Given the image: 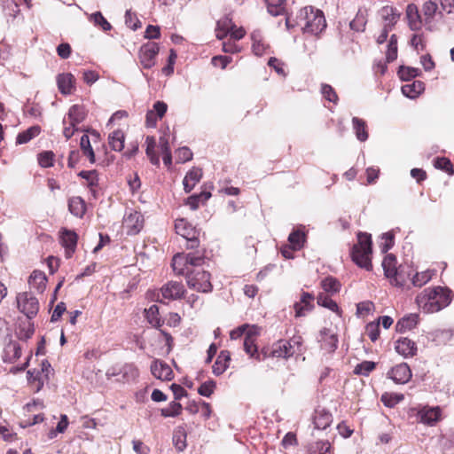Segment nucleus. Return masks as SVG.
<instances>
[{
    "instance_id": "f257e3e1",
    "label": "nucleus",
    "mask_w": 454,
    "mask_h": 454,
    "mask_svg": "<svg viewBox=\"0 0 454 454\" xmlns=\"http://www.w3.org/2000/svg\"><path fill=\"white\" fill-rule=\"evenodd\" d=\"M206 250L177 253L172 258L171 267L175 274L184 276L187 286L199 293L213 290L211 274L200 267L205 263Z\"/></svg>"
},
{
    "instance_id": "f03ea898",
    "label": "nucleus",
    "mask_w": 454,
    "mask_h": 454,
    "mask_svg": "<svg viewBox=\"0 0 454 454\" xmlns=\"http://www.w3.org/2000/svg\"><path fill=\"white\" fill-rule=\"evenodd\" d=\"M452 300L451 291L447 287L425 288L416 297V303L426 313L438 312L447 307Z\"/></svg>"
},
{
    "instance_id": "7ed1b4c3",
    "label": "nucleus",
    "mask_w": 454,
    "mask_h": 454,
    "mask_svg": "<svg viewBox=\"0 0 454 454\" xmlns=\"http://www.w3.org/2000/svg\"><path fill=\"white\" fill-rule=\"evenodd\" d=\"M372 253V241L371 234L358 232L357 243L355 244L350 252L352 261L360 268L366 270H372L371 255Z\"/></svg>"
},
{
    "instance_id": "20e7f679",
    "label": "nucleus",
    "mask_w": 454,
    "mask_h": 454,
    "mask_svg": "<svg viewBox=\"0 0 454 454\" xmlns=\"http://www.w3.org/2000/svg\"><path fill=\"white\" fill-rule=\"evenodd\" d=\"M175 230L176 234L182 236L186 240V249L195 251L205 250V248H200V230L194 227L186 219H176L175 222Z\"/></svg>"
},
{
    "instance_id": "39448f33",
    "label": "nucleus",
    "mask_w": 454,
    "mask_h": 454,
    "mask_svg": "<svg viewBox=\"0 0 454 454\" xmlns=\"http://www.w3.org/2000/svg\"><path fill=\"white\" fill-rule=\"evenodd\" d=\"M297 24L301 28H325L326 20L324 12L313 6L301 8L297 16Z\"/></svg>"
},
{
    "instance_id": "423d86ee",
    "label": "nucleus",
    "mask_w": 454,
    "mask_h": 454,
    "mask_svg": "<svg viewBox=\"0 0 454 454\" xmlns=\"http://www.w3.org/2000/svg\"><path fill=\"white\" fill-rule=\"evenodd\" d=\"M412 412L417 417V422L427 427H434L442 419V410L440 406L430 407L425 405L418 408H411Z\"/></svg>"
},
{
    "instance_id": "0eeeda50",
    "label": "nucleus",
    "mask_w": 454,
    "mask_h": 454,
    "mask_svg": "<svg viewBox=\"0 0 454 454\" xmlns=\"http://www.w3.org/2000/svg\"><path fill=\"white\" fill-rule=\"evenodd\" d=\"M396 263V257L392 254H388L384 257L382 261V267L384 270V274L386 278L389 279L391 285L402 287L404 286L406 278L398 270Z\"/></svg>"
},
{
    "instance_id": "6e6552de",
    "label": "nucleus",
    "mask_w": 454,
    "mask_h": 454,
    "mask_svg": "<svg viewBox=\"0 0 454 454\" xmlns=\"http://www.w3.org/2000/svg\"><path fill=\"white\" fill-rule=\"evenodd\" d=\"M216 37L223 40V51L224 52L234 53L240 51L236 42L242 39L246 35V30H216Z\"/></svg>"
},
{
    "instance_id": "1a4fd4ad",
    "label": "nucleus",
    "mask_w": 454,
    "mask_h": 454,
    "mask_svg": "<svg viewBox=\"0 0 454 454\" xmlns=\"http://www.w3.org/2000/svg\"><path fill=\"white\" fill-rule=\"evenodd\" d=\"M17 303L19 310L29 319L34 318L39 311V301L30 293L24 292L19 294Z\"/></svg>"
},
{
    "instance_id": "9d476101",
    "label": "nucleus",
    "mask_w": 454,
    "mask_h": 454,
    "mask_svg": "<svg viewBox=\"0 0 454 454\" xmlns=\"http://www.w3.org/2000/svg\"><path fill=\"white\" fill-rule=\"evenodd\" d=\"M186 289L181 281L170 280L164 284L158 292L157 301L162 302L159 299L161 294L163 299L167 300H180L184 297Z\"/></svg>"
},
{
    "instance_id": "9b49d317",
    "label": "nucleus",
    "mask_w": 454,
    "mask_h": 454,
    "mask_svg": "<svg viewBox=\"0 0 454 454\" xmlns=\"http://www.w3.org/2000/svg\"><path fill=\"white\" fill-rule=\"evenodd\" d=\"M159 51V44L155 42H148L140 47L138 58L144 68L149 69L155 65Z\"/></svg>"
},
{
    "instance_id": "f8f14e48",
    "label": "nucleus",
    "mask_w": 454,
    "mask_h": 454,
    "mask_svg": "<svg viewBox=\"0 0 454 454\" xmlns=\"http://www.w3.org/2000/svg\"><path fill=\"white\" fill-rule=\"evenodd\" d=\"M387 377L396 384H405L411 380L412 372L406 363H401L393 366L387 372Z\"/></svg>"
},
{
    "instance_id": "ddd939ff",
    "label": "nucleus",
    "mask_w": 454,
    "mask_h": 454,
    "mask_svg": "<svg viewBox=\"0 0 454 454\" xmlns=\"http://www.w3.org/2000/svg\"><path fill=\"white\" fill-rule=\"evenodd\" d=\"M151 372L158 380L169 381L174 378L171 367L162 360L154 359L151 364Z\"/></svg>"
},
{
    "instance_id": "4468645a",
    "label": "nucleus",
    "mask_w": 454,
    "mask_h": 454,
    "mask_svg": "<svg viewBox=\"0 0 454 454\" xmlns=\"http://www.w3.org/2000/svg\"><path fill=\"white\" fill-rule=\"evenodd\" d=\"M78 236L74 231L62 229L60 231V243L65 248V256L71 258L75 252Z\"/></svg>"
},
{
    "instance_id": "2eb2a0df",
    "label": "nucleus",
    "mask_w": 454,
    "mask_h": 454,
    "mask_svg": "<svg viewBox=\"0 0 454 454\" xmlns=\"http://www.w3.org/2000/svg\"><path fill=\"white\" fill-rule=\"evenodd\" d=\"M267 5L268 12L274 17H281V21H285L286 28H289V20L286 17V0H264Z\"/></svg>"
},
{
    "instance_id": "dca6fc26",
    "label": "nucleus",
    "mask_w": 454,
    "mask_h": 454,
    "mask_svg": "<svg viewBox=\"0 0 454 454\" xmlns=\"http://www.w3.org/2000/svg\"><path fill=\"white\" fill-rule=\"evenodd\" d=\"M168 106L163 101H157L153 105V108L146 113L145 125L148 128H154L159 120L166 114Z\"/></svg>"
},
{
    "instance_id": "f3484780",
    "label": "nucleus",
    "mask_w": 454,
    "mask_h": 454,
    "mask_svg": "<svg viewBox=\"0 0 454 454\" xmlns=\"http://www.w3.org/2000/svg\"><path fill=\"white\" fill-rule=\"evenodd\" d=\"M287 357L301 355L303 351V339L300 335H294L289 340H279Z\"/></svg>"
},
{
    "instance_id": "a211bd4d",
    "label": "nucleus",
    "mask_w": 454,
    "mask_h": 454,
    "mask_svg": "<svg viewBox=\"0 0 454 454\" xmlns=\"http://www.w3.org/2000/svg\"><path fill=\"white\" fill-rule=\"evenodd\" d=\"M320 347L327 353H333L338 347V337L331 329L324 328L319 334Z\"/></svg>"
},
{
    "instance_id": "6ab92c4d",
    "label": "nucleus",
    "mask_w": 454,
    "mask_h": 454,
    "mask_svg": "<svg viewBox=\"0 0 454 454\" xmlns=\"http://www.w3.org/2000/svg\"><path fill=\"white\" fill-rule=\"evenodd\" d=\"M244 350L249 356L250 358L261 362L268 357V348H263L260 351L256 345V340L250 338L244 339Z\"/></svg>"
},
{
    "instance_id": "aec40b11",
    "label": "nucleus",
    "mask_w": 454,
    "mask_h": 454,
    "mask_svg": "<svg viewBox=\"0 0 454 454\" xmlns=\"http://www.w3.org/2000/svg\"><path fill=\"white\" fill-rule=\"evenodd\" d=\"M314 299L315 297L313 294L302 292L300 301L295 302L294 305L295 317H304L307 312L312 310L314 309Z\"/></svg>"
},
{
    "instance_id": "412c9836",
    "label": "nucleus",
    "mask_w": 454,
    "mask_h": 454,
    "mask_svg": "<svg viewBox=\"0 0 454 454\" xmlns=\"http://www.w3.org/2000/svg\"><path fill=\"white\" fill-rule=\"evenodd\" d=\"M395 351L403 357H412L417 354V345L406 337L399 338L395 343Z\"/></svg>"
},
{
    "instance_id": "4be33fe9",
    "label": "nucleus",
    "mask_w": 454,
    "mask_h": 454,
    "mask_svg": "<svg viewBox=\"0 0 454 454\" xmlns=\"http://www.w3.org/2000/svg\"><path fill=\"white\" fill-rule=\"evenodd\" d=\"M47 282L48 279L45 273L38 270H35L28 278L30 288L36 290L40 294H43L46 289Z\"/></svg>"
},
{
    "instance_id": "5701e85b",
    "label": "nucleus",
    "mask_w": 454,
    "mask_h": 454,
    "mask_svg": "<svg viewBox=\"0 0 454 454\" xmlns=\"http://www.w3.org/2000/svg\"><path fill=\"white\" fill-rule=\"evenodd\" d=\"M406 18L410 28H420L421 27L426 26L417 5L414 4H408L406 8Z\"/></svg>"
},
{
    "instance_id": "b1692460",
    "label": "nucleus",
    "mask_w": 454,
    "mask_h": 454,
    "mask_svg": "<svg viewBox=\"0 0 454 454\" xmlns=\"http://www.w3.org/2000/svg\"><path fill=\"white\" fill-rule=\"evenodd\" d=\"M333 448L328 441L317 440L311 442L307 446V454H333Z\"/></svg>"
},
{
    "instance_id": "393cba45",
    "label": "nucleus",
    "mask_w": 454,
    "mask_h": 454,
    "mask_svg": "<svg viewBox=\"0 0 454 454\" xmlns=\"http://www.w3.org/2000/svg\"><path fill=\"white\" fill-rule=\"evenodd\" d=\"M333 422V415L325 409L315 411L313 416V423L315 428L324 430L327 428Z\"/></svg>"
},
{
    "instance_id": "a878e982",
    "label": "nucleus",
    "mask_w": 454,
    "mask_h": 454,
    "mask_svg": "<svg viewBox=\"0 0 454 454\" xmlns=\"http://www.w3.org/2000/svg\"><path fill=\"white\" fill-rule=\"evenodd\" d=\"M231 362V353L229 350H222L215 364L212 366L213 373L216 376L223 374L229 367Z\"/></svg>"
},
{
    "instance_id": "bb28decb",
    "label": "nucleus",
    "mask_w": 454,
    "mask_h": 454,
    "mask_svg": "<svg viewBox=\"0 0 454 454\" xmlns=\"http://www.w3.org/2000/svg\"><path fill=\"white\" fill-rule=\"evenodd\" d=\"M124 224L129 234H137L143 227L142 215L138 212L130 213L124 219Z\"/></svg>"
},
{
    "instance_id": "cd10ccee",
    "label": "nucleus",
    "mask_w": 454,
    "mask_h": 454,
    "mask_svg": "<svg viewBox=\"0 0 454 454\" xmlns=\"http://www.w3.org/2000/svg\"><path fill=\"white\" fill-rule=\"evenodd\" d=\"M21 356V347L14 340L9 341L4 349V361L7 363H14Z\"/></svg>"
},
{
    "instance_id": "c85d7f7f",
    "label": "nucleus",
    "mask_w": 454,
    "mask_h": 454,
    "mask_svg": "<svg viewBox=\"0 0 454 454\" xmlns=\"http://www.w3.org/2000/svg\"><path fill=\"white\" fill-rule=\"evenodd\" d=\"M74 77L71 74H60L57 77L59 91L64 95H69L74 89Z\"/></svg>"
},
{
    "instance_id": "c756f323",
    "label": "nucleus",
    "mask_w": 454,
    "mask_h": 454,
    "mask_svg": "<svg viewBox=\"0 0 454 454\" xmlns=\"http://www.w3.org/2000/svg\"><path fill=\"white\" fill-rule=\"evenodd\" d=\"M202 176V169L192 168L184 178V186L186 192H190Z\"/></svg>"
},
{
    "instance_id": "7c9ffc66",
    "label": "nucleus",
    "mask_w": 454,
    "mask_h": 454,
    "mask_svg": "<svg viewBox=\"0 0 454 454\" xmlns=\"http://www.w3.org/2000/svg\"><path fill=\"white\" fill-rule=\"evenodd\" d=\"M78 176L85 180L84 185H86L94 194L96 189L98 186V173L97 170H82Z\"/></svg>"
},
{
    "instance_id": "2f4dec72",
    "label": "nucleus",
    "mask_w": 454,
    "mask_h": 454,
    "mask_svg": "<svg viewBox=\"0 0 454 454\" xmlns=\"http://www.w3.org/2000/svg\"><path fill=\"white\" fill-rule=\"evenodd\" d=\"M86 116L87 111L83 106L74 105L69 108L67 115L65 118L72 123H76L79 125L85 120Z\"/></svg>"
},
{
    "instance_id": "473e14b6",
    "label": "nucleus",
    "mask_w": 454,
    "mask_h": 454,
    "mask_svg": "<svg viewBox=\"0 0 454 454\" xmlns=\"http://www.w3.org/2000/svg\"><path fill=\"white\" fill-rule=\"evenodd\" d=\"M27 382L35 393L39 392L44 384L45 377L43 372H36V370L27 371Z\"/></svg>"
},
{
    "instance_id": "72a5a7b5",
    "label": "nucleus",
    "mask_w": 454,
    "mask_h": 454,
    "mask_svg": "<svg viewBox=\"0 0 454 454\" xmlns=\"http://www.w3.org/2000/svg\"><path fill=\"white\" fill-rule=\"evenodd\" d=\"M419 323L418 314H410L401 318L396 324V331L404 333L416 327Z\"/></svg>"
},
{
    "instance_id": "f704fd0d",
    "label": "nucleus",
    "mask_w": 454,
    "mask_h": 454,
    "mask_svg": "<svg viewBox=\"0 0 454 454\" xmlns=\"http://www.w3.org/2000/svg\"><path fill=\"white\" fill-rule=\"evenodd\" d=\"M331 295L332 294H328L325 293H319L318 295L317 296V304L319 306H322L324 308L330 309L331 311L336 313L339 316H341V313H342L341 309L339 308L336 301H334L331 298Z\"/></svg>"
},
{
    "instance_id": "c9c22d12",
    "label": "nucleus",
    "mask_w": 454,
    "mask_h": 454,
    "mask_svg": "<svg viewBox=\"0 0 454 454\" xmlns=\"http://www.w3.org/2000/svg\"><path fill=\"white\" fill-rule=\"evenodd\" d=\"M425 90V84L421 81H413L411 83H407L402 86V92L404 96L410 98H415Z\"/></svg>"
},
{
    "instance_id": "e433bc0d",
    "label": "nucleus",
    "mask_w": 454,
    "mask_h": 454,
    "mask_svg": "<svg viewBox=\"0 0 454 454\" xmlns=\"http://www.w3.org/2000/svg\"><path fill=\"white\" fill-rule=\"evenodd\" d=\"M125 135L122 130L116 129L109 134L108 144L112 150L121 152L124 148Z\"/></svg>"
},
{
    "instance_id": "4c0bfd02",
    "label": "nucleus",
    "mask_w": 454,
    "mask_h": 454,
    "mask_svg": "<svg viewBox=\"0 0 454 454\" xmlns=\"http://www.w3.org/2000/svg\"><path fill=\"white\" fill-rule=\"evenodd\" d=\"M288 241L290 242V245L292 246L293 249H294V250L301 249L306 241L305 231L301 228L294 230L289 234Z\"/></svg>"
},
{
    "instance_id": "58836bf2",
    "label": "nucleus",
    "mask_w": 454,
    "mask_h": 454,
    "mask_svg": "<svg viewBox=\"0 0 454 454\" xmlns=\"http://www.w3.org/2000/svg\"><path fill=\"white\" fill-rule=\"evenodd\" d=\"M68 208L74 215L82 217L86 212V204L81 197H73L68 200Z\"/></svg>"
},
{
    "instance_id": "ea45409f",
    "label": "nucleus",
    "mask_w": 454,
    "mask_h": 454,
    "mask_svg": "<svg viewBox=\"0 0 454 454\" xmlns=\"http://www.w3.org/2000/svg\"><path fill=\"white\" fill-rule=\"evenodd\" d=\"M320 286L324 290L323 293L334 294L340 292L341 285L337 278L328 276L321 280Z\"/></svg>"
},
{
    "instance_id": "a19ab883",
    "label": "nucleus",
    "mask_w": 454,
    "mask_h": 454,
    "mask_svg": "<svg viewBox=\"0 0 454 454\" xmlns=\"http://www.w3.org/2000/svg\"><path fill=\"white\" fill-rule=\"evenodd\" d=\"M146 149L145 153L149 158L151 163L154 166H160V158L156 153V139L154 137L147 136L145 138Z\"/></svg>"
},
{
    "instance_id": "79ce46f5",
    "label": "nucleus",
    "mask_w": 454,
    "mask_h": 454,
    "mask_svg": "<svg viewBox=\"0 0 454 454\" xmlns=\"http://www.w3.org/2000/svg\"><path fill=\"white\" fill-rule=\"evenodd\" d=\"M41 133V127L38 125L32 126L27 129L18 134L16 137V144H27L33 138L36 137Z\"/></svg>"
},
{
    "instance_id": "37998d69",
    "label": "nucleus",
    "mask_w": 454,
    "mask_h": 454,
    "mask_svg": "<svg viewBox=\"0 0 454 454\" xmlns=\"http://www.w3.org/2000/svg\"><path fill=\"white\" fill-rule=\"evenodd\" d=\"M435 274V270H427L421 272H417L412 277L411 283L414 286L421 287L422 286L428 283Z\"/></svg>"
},
{
    "instance_id": "c03bdc74",
    "label": "nucleus",
    "mask_w": 454,
    "mask_h": 454,
    "mask_svg": "<svg viewBox=\"0 0 454 454\" xmlns=\"http://www.w3.org/2000/svg\"><path fill=\"white\" fill-rule=\"evenodd\" d=\"M352 123L356 138L361 142L367 140L369 135L366 122L358 117H354L352 119Z\"/></svg>"
},
{
    "instance_id": "a18cd8bd",
    "label": "nucleus",
    "mask_w": 454,
    "mask_h": 454,
    "mask_svg": "<svg viewBox=\"0 0 454 454\" xmlns=\"http://www.w3.org/2000/svg\"><path fill=\"white\" fill-rule=\"evenodd\" d=\"M145 317L147 321L154 327L160 328L162 325V321L160 317L159 307L155 304L150 306L149 309H145Z\"/></svg>"
},
{
    "instance_id": "49530a36",
    "label": "nucleus",
    "mask_w": 454,
    "mask_h": 454,
    "mask_svg": "<svg viewBox=\"0 0 454 454\" xmlns=\"http://www.w3.org/2000/svg\"><path fill=\"white\" fill-rule=\"evenodd\" d=\"M404 399L403 394L385 392L381 395L380 401L387 407L393 408Z\"/></svg>"
},
{
    "instance_id": "de8ad7c7",
    "label": "nucleus",
    "mask_w": 454,
    "mask_h": 454,
    "mask_svg": "<svg viewBox=\"0 0 454 454\" xmlns=\"http://www.w3.org/2000/svg\"><path fill=\"white\" fill-rule=\"evenodd\" d=\"M437 4L436 3L431 1V0H428L427 2L424 3L423 6H422V12H423V20H424V24L427 26L428 25L432 20H433V18L437 11Z\"/></svg>"
},
{
    "instance_id": "09e8293b",
    "label": "nucleus",
    "mask_w": 454,
    "mask_h": 454,
    "mask_svg": "<svg viewBox=\"0 0 454 454\" xmlns=\"http://www.w3.org/2000/svg\"><path fill=\"white\" fill-rule=\"evenodd\" d=\"M380 16L387 22L386 26H394L399 19V14L392 6L382 7Z\"/></svg>"
},
{
    "instance_id": "8fccbe9b",
    "label": "nucleus",
    "mask_w": 454,
    "mask_h": 454,
    "mask_svg": "<svg viewBox=\"0 0 454 454\" xmlns=\"http://www.w3.org/2000/svg\"><path fill=\"white\" fill-rule=\"evenodd\" d=\"M80 147L84 156H86L90 163H95V153L90 145V137L88 135H83L81 137Z\"/></svg>"
},
{
    "instance_id": "3c124183",
    "label": "nucleus",
    "mask_w": 454,
    "mask_h": 454,
    "mask_svg": "<svg viewBox=\"0 0 454 454\" xmlns=\"http://www.w3.org/2000/svg\"><path fill=\"white\" fill-rule=\"evenodd\" d=\"M397 59V37L395 35H392L387 44V50L386 52V60L390 63Z\"/></svg>"
},
{
    "instance_id": "603ef678",
    "label": "nucleus",
    "mask_w": 454,
    "mask_h": 454,
    "mask_svg": "<svg viewBox=\"0 0 454 454\" xmlns=\"http://www.w3.org/2000/svg\"><path fill=\"white\" fill-rule=\"evenodd\" d=\"M434 166L438 169L445 171L450 176L454 175L453 164L450 161V160L446 157L436 158L434 160Z\"/></svg>"
},
{
    "instance_id": "864d4df0",
    "label": "nucleus",
    "mask_w": 454,
    "mask_h": 454,
    "mask_svg": "<svg viewBox=\"0 0 454 454\" xmlns=\"http://www.w3.org/2000/svg\"><path fill=\"white\" fill-rule=\"evenodd\" d=\"M55 154L52 151H43L37 155L38 164L42 168H50L54 164Z\"/></svg>"
},
{
    "instance_id": "5fc2aeb1",
    "label": "nucleus",
    "mask_w": 454,
    "mask_h": 454,
    "mask_svg": "<svg viewBox=\"0 0 454 454\" xmlns=\"http://www.w3.org/2000/svg\"><path fill=\"white\" fill-rule=\"evenodd\" d=\"M375 368L376 363L372 361H364L355 367L354 373L357 375L368 376Z\"/></svg>"
},
{
    "instance_id": "6e6d98bb",
    "label": "nucleus",
    "mask_w": 454,
    "mask_h": 454,
    "mask_svg": "<svg viewBox=\"0 0 454 454\" xmlns=\"http://www.w3.org/2000/svg\"><path fill=\"white\" fill-rule=\"evenodd\" d=\"M420 74V70L419 68L415 67H400L398 70V75L400 79L403 81H410L417 76H419Z\"/></svg>"
},
{
    "instance_id": "4d7b16f0",
    "label": "nucleus",
    "mask_w": 454,
    "mask_h": 454,
    "mask_svg": "<svg viewBox=\"0 0 454 454\" xmlns=\"http://www.w3.org/2000/svg\"><path fill=\"white\" fill-rule=\"evenodd\" d=\"M125 25L128 28H140L142 22L137 13L133 12L131 10H128L125 13Z\"/></svg>"
},
{
    "instance_id": "13d9d810",
    "label": "nucleus",
    "mask_w": 454,
    "mask_h": 454,
    "mask_svg": "<svg viewBox=\"0 0 454 454\" xmlns=\"http://www.w3.org/2000/svg\"><path fill=\"white\" fill-rule=\"evenodd\" d=\"M182 410L181 403L171 402L167 408L161 409V415L163 417H176L181 413Z\"/></svg>"
},
{
    "instance_id": "bf43d9fd",
    "label": "nucleus",
    "mask_w": 454,
    "mask_h": 454,
    "mask_svg": "<svg viewBox=\"0 0 454 454\" xmlns=\"http://www.w3.org/2000/svg\"><path fill=\"white\" fill-rule=\"evenodd\" d=\"M277 357L287 359V356L284 351V348L281 345V341L278 340L274 342L270 348H268V357Z\"/></svg>"
},
{
    "instance_id": "052dcab7",
    "label": "nucleus",
    "mask_w": 454,
    "mask_h": 454,
    "mask_svg": "<svg viewBox=\"0 0 454 454\" xmlns=\"http://www.w3.org/2000/svg\"><path fill=\"white\" fill-rule=\"evenodd\" d=\"M173 442L178 450H184L186 447V434L183 428L176 430L174 434Z\"/></svg>"
},
{
    "instance_id": "680f3d73",
    "label": "nucleus",
    "mask_w": 454,
    "mask_h": 454,
    "mask_svg": "<svg viewBox=\"0 0 454 454\" xmlns=\"http://www.w3.org/2000/svg\"><path fill=\"white\" fill-rule=\"evenodd\" d=\"M365 333L372 342H375L379 339L380 333L379 322H371L367 324L365 326Z\"/></svg>"
},
{
    "instance_id": "e2e57ef3",
    "label": "nucleus",
    "mask_w": 454,
    "mask_h": 454,
    "mask_svg": "<svg viewBox=\"0 0 454 454\" xmlns=\"http://www.w3.org/2000/svg\"><path fill=\"white\" fill-rule=\"evenodd\" d=\"M216 387L215 381L210 380L203 382L198 388V393L200 395L209 397L215 392Z\"/></svg>"
},
{
    "instance_id": "0e129e2a",
    "label": "nucleus",
    "mask_w": 454,
    "mask_h": 454,
    "mask_svg": "<svg viewBox=\"0 0 454 454\" xmlns=\"http://www.w3.org/2000/svg\"><path fill=\"white\" fill-rule=\"evenodd\" d=\"M411 44L417 52H420L426 50L427 39L423 34L414 35L411 39Z\"/></svg>"
},
{
    "instance_id": "69168bd1",
    "label": "nucleus",
    "mask_w": 454,
    "mask_h": 454,
    "mask_svg": "<svg viewBox=\"0 0 454 454\" xmlns=\"http://www.w3.org/2000/svg\"><path fill=\"white\" fill-rule=\"evenodd\" d=\"M321 92L326 100L333 102V104H337L339 98L336 91L331 85L323 84L321 87Z\"/></svg>"
},
{
    "instance_id": "338daca9",
    "label": "nucleus",
    "mask_w": 454,
    "mask_h": 454,
    "mask_svg": "<svg viewBox=\"0 0 454 454\" xmlns=\"http://www.w3.org/2000/svg\"><path fill=\"white\" fill-rule=\"evenodd\" d=\"M373 309L374 304L370 301H362L356 305V314L359 317H365L369 315Z\"/></svg>"
},
{
    "instance_id": "774afa93",
    "label": "nucleus",
    "mask_w": 454,
    "mask_h": 454,
    "mask_svg": "<svg viewBox=\"0 0 454 454\" xmlns=\"http://www.w3.org/2000/svg\"><path fill=\"white\" fill-rule=\"evenodd\" d=\"M90 20L94 26H100L101 28H113L110 23L103 17L100 12H96L90 16Z\"/></svg>"
}]
</instances>
